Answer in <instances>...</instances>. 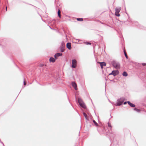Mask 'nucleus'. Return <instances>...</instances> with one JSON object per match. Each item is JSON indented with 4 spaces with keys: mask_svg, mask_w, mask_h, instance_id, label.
Wrapping results in <instances>:
<instances>
[{
    "mask_svg": "<svg viewBox=\"0 0 146 146\" xmlns=\"http://www.w3.org/2000/svg\"><path fill=\"white\" fill-rule=\"evenodd\" d=\"M125 98L124 97H121L118 99L117 100V102L115 105L117 106H119L121 105L125 100Z\"/></svg>",
    "mask_w": 146,
    "mask_h": 146,
    "instance_id": "obj_1",
    "label": "nucleus"
},
{
    "mask_svg": "<svg viewBox=\"0 0 146 146\" xmlns=\"http://www.w3.org/2000/svg\"><path fill=\"white\" fill-rule=\"evenodd\" d=\"M78 102L80 106L84 108H86V106L81 98H78Z\"/></svg>",
    "mask_w": 146,
    "mask_h": 146,
    "instance_id": "obj_2",
    "label": "nucleus"
},
{
    "mask_svg": "<svg viewBox=\"0 0 146 146\" xmlns=\"http://www.w3.org/2000/svg\"><path fill=\"white\" fill-rule=\"evenodd\" d=\"M78 102L80 106L84 108H86V106L81 98H78Z\"/></svg>",
    "mask_w": 146,
    "mask_h": 146,
    "instance_id": "obj_3",
    "label": "nucleus"
},
{
    "mask_svg": "<svg viewBox=\"0 0 146 146\" xmlns=\"http://www.w3.org/2000/svg\"><path fill=\"white\" fill-rule=\"evenodd\" d=\"M112 64L113 66L116 69H119L120 68V64L115 61L112 62Z\"/></svg>",
    "mask_w": 146,
    "mask_h": 146,
    "instance_id": "obj_4",
    "label": "nucleus"
},
{
    "mask_svg": "<svg viewBox=\"0 0 146 146\" xmlns=\"http://www.w3.org/2000/svg\"><path fill=\"white\" fill-rule=\"evenodd\" d=\"M77 61L75 59H73L72 61V67L73 68H75L77 65Z\"/></svg>",
    "mask_w": 146,
    "mask_h": 146,
    "instance_id": "obj_5",
    "label": "nucleus"
},
{
    "mask_svg": "<svg viewBox=\"0 0 146 146\" xmlns=\"http://www.w3.org/2000/svg\"><path fill=\"white\" fill-rule=\"evenodd\" d=\"M65 46V44L63 41L62 42L60 46V51L61 52H63L64 50V48Z\"/></svg>",
    "mask_w": 146,
    "mask_h": 146,
    "instance_id": "obj_6",
    "label": "nucleus"
},
{
    "mask_svg": "<svg viewBox=\"0 0 146 146\" xmlns=\"http://www.w3.org/2000/svg\"><path fill=\"white\" fill-rule=\"evenodd\" d=\"M72 86L74 88L75 90H77V85L76 84L75 82H72Z\"/></svg>",
    "mask_w": 146,
    "mask_h": 146,
    "instance_id": "obj_7",
    "label": "nucleus"
},
{
    "mask_svg": "<svg viewBox=\"0 0 146 146\" xmlns=\"http://www.w3.org/2000/svg\"><path fill=\"white\" fill-rule=\"evenodd\" d=\"M98 63L100 64V66H101V67L102 68H103V66H106V64L104 62H98Z\"/></svg>",
    "mask_w": 146,
    "mask_h": 146,
    "instance_id": "obj_8",
    "label": "nucleus"
},
{
    "mask_svg": "<svg viewBox=\"0 0 146 146\" xmlns=\"http://www.w3.org/2000/svg\"><path fill=\"white\" fill-rule=\"evenodd\" d=\"M62 53H57L54 56V57L55 59H57V58L60 56H62Z\"/></svg>",
    "mask_w": 146,
    "mask_h": 146,
    "instance_id": "obj_9",
    "label": "nucleus"
},
{
    "mask_svg": "<svg viewBox=\"0 0 146 146\" xmlns=\"http://www.w3.org/2000/svg\"><path fill=\"white\" fill-rule=\"evenodd\" d=\"M67 48L69 50H70L71 48V44L70 42H68L66 45Z\"/></svg>",
    "mask_w": 146,
    "mask_h": 146,
    "instance_id": "obj_10",
    "label": "nucleus"
},
{
    "mask_svg": "<svg viewBox=\"0 0 146 146\" xmlns=\"http://www.w3.org/2000/svg\"><path fill=\"white\" fill-rule=\"evenodd\" d=\"M113 71H114L113 72V76H115L119 74V72L118 70H113Z\"/></svg>",
    "mask_w": 146,
    "mask_h": 146,
    "instance_id": "obj_11",
    "label": "nucleus"
},
{
    "mask_svg": "<svg viewBox=\"0 0 146 146\" xmlns=\"http://www.w3.org/2000/svg\"><path fill=\"white\" fill-rule=\"evenodd\" d=\"M128 104L131 107H135V104H133V103H131L130 101H127Z\"/></svg>",
    "mask_w": 146,
    "mask_h": 146,
    "instance_id": "obj_12",
    "label": "nucleus"
},
{
    "mask_svg": "<svg viewBox=\"0 0 146 146\" xmlns=\"http://www.w3.org/2000/svg\"><path fill=\"white\" fill-rule=\"evenodd\" d=\"M56 59L55 58H54L53 57H50L49 59V61L50 62H52L54 63L55 62Z\"/></svg>",
    "mask_w": 146,
    "mask_h": 146,
    "instance_id": "obj_13",
    "label": "nucleus"
},
{
    "mask_svg": "<svg viewBox=\"0 0 146 146\" xmlns=\"http://www.w3.org/2000/svg\"><path fill=\"white\" fill-rule=\"evenodd\" d=\"M121 7H116L115 9V12H116V13H119L121 10Z\"/></svg>",
    "mask_w": 146,
    "mask_h": 146,
    "instance_id": "obj_14",
    "label": "nucleus"
},
{
    "mask_svg": "<svg viewBox=\"0 0 146 146\" xmlns=\"http://www.w3.org/2000/svg\"><path fill=\"white\" fill-rule=\"evenodd\" d=\"M83 114L84 116L86 121H88L89 120V119L88 118V116L87 114L85 112L83 113Z\"/></svg>",
    "mask_w": 146,
    "mask_h": 146,
    "instance_id": "obj_15",
    "label": "nucleus"
},
{
    "mask_svg": "<svg viewBox=\"0 0 146 146\" xmlns=\"http://www.w3.org/2000/svg\"><path fill=\"white\" fill-rule=\"evenodd\" d=\"M122 75H123V76H127L128 74H127V73L126 72L124 71L123 72Z\"/></svg>",
    "mask_w": 146,
    "mask_h": 146,
    "instance_id": "obj_16",
    "label": "nucleus"
},
{
    "mask_svg": "<svg viewBox=\"0 0 146 146\" xmlns=\"http://www.w3.org/2000/svg\"><path fill=\"white\" fill-rule=\"evenodd\" d=\"M124 55L127 59H128V56L127 55V54L125 50H123Z\"/></svg>",
    "mask_w": 146,
    "mask_h": 146,
    "instance_id": "obj_17",
    "label": "nucleus"
},
{
    "mask_svg": "<svg viewBox=\"0 0 146 146\" xmlns=\"http://www.w3.org/2000/svg\"><path fill=\"white\" fill-rule=\"evenodd\" d=\"M58 16L60 17H61L60 11V9H58Z\"/></svg>",
    "mask_w": 146,
    "mask_h": 146,
    "instance_id": "obj_18",
    "label": "nucleus"
},
{
    "mask_svg": "<svg viewBox=\"0 0 146 146\" xmlns=\"http://www.w3.org/2000/svg\"><path fill=\"white\" fill-rule=\"evenodd\" d=\"M93 122L94 123V125L96 126H98V124L97 123V122L94 120H93Z\"/></svg>",
    "mask_w": 146,
    "mask_h": 146,
    "instance_id": "obj_19",
    "label": "nucleus"
},
{
    "mask_svg": "<svg viewBox=\"0 0 146 146\" xmlns=\"http://www.w3.org/2000/svg\"><path fill=\"white\" fill-rule=\"evenodd\" d=\"M77 20L78 21H83V19L82 18H77Z\"/></svg>",
    "mask_w": 146,
    "mask_h": 146,
    "instance_id": "obj_20",
    "label": "nucleus"
},
{
    "mask_svg": "<svg viewBox=\"0 0 146 146\" xmlns=\"http://www.w3.org/2000/svg\"><path fill=\"white\" fill-rule=\"evenodd\" d=\"M108 126L110 128V129L111 130L112 128V126L109 122H108Z\"/></svg>",
    "mask_w": 146,
    "mask_h": 146,
    "instance_id": "obj_21",
    "label": "nucleus"
},
{
    "mask_svg": "<svg viewBox=\"0 0 146 146\" xmlns=\"http://www.w3.org/2000/svg\"><path fill=\"white\" fill-rule=\"evenodd\" d=\"M119 13H116V12H115V15L119 17L120 15Z\"/></svg>",
    "mask_w": 146,
    "mask_h": 146,
    "instance_id": "obj_22",
    "label": "nucleus"
},
{
    "mask_svg": "<svg viewBox=\"0 0 146 146\" xmlns=\"http://www.w3.org/2000/svg\"><path fill=\"white\" fill-rule=\"evenodd\" d=\"M85 43L86 44H87V45L91 44V43L90 42H85Z\"/></svg>",
    "mask_w": 146,
    "mask_h": 146,
    "instance_id": "obj_23",
    "label": "nucleus"
},
{
    "mask_svg": "<svg viewBox=\"0 0 146 146\" xmlns=\"http://www.w3.org/2000/svg\"><path fill=\"white\" fill-rule=\"evenodd\" d=\"M114 71H112V72L110 73V74H109V75H113V72H114Z\"/></svg>",
    "mask_w": 146,
    "mask_h": 146,
    "instance_id": "obj_24",
    "label": "nucleus"
},
{
    "mask_svg": "<svg viewBox=\"0 0 146 146\" xmlns=\"http://www.w3.org/2000/svg\"><path fill=\"white\" fill-rule=\"evenodd\" d=\"M26 83L25 82V80L24 79L23 81V84L24 85H26Z\"/></svg>",
    "mask_w": 146,
    "mask_h": 146,
    "instance_id": "obj_25",
    "label": "nucleus"
},
{
    "mask_svg": "<svg viewBox=\"0 0 146 146\" xmlns=\"http://www.w3.org/2000/svg\"><path fill=\"white\" fill-rule=\"evenodd\" d=\"M127 102H125L123 103V104L124 105H125L127 104Z\"/></svg>",
    "mask_w": 146,
    "mask_h": 146,
    "instance_id": "obj_26",
    "label": "nucleus"
},
{
    "mask_svg": "<svg viewBox=\"0 0 146 146\" xmlns=\"http://www.w3.org/2000/svg\"><path fill=\"white\" fill-rule=\"evenodd\" d=\"M134 110L137 111V108H135L134 109Z\"/></svg>",
    "mask_w": 146,
    "mask_h": 146,
    "instance_id": "obj_27",
    "label": "nucleus"
},
{
    "mask_svg": "<svg viewBox=\"0 0 146 146\" xmlns=\"http://www.w3.org/2000/svg\"><path fill=\"white\" fill-rule=\"evenodd\" d=\"M142 65L143 66H145L146 65V64L145 63H143L142 64Z\"/></svg>",
    "mask_w": 146,
    "mask_h": 146,
    "instance_id": "obj_28",
    "label": "nucleus"
},
{
    "mask_svg": "<svg viewBox=\"0 0 146 146\" xmlns=\"http://www.w3.org/2000/svg\"><path fill=\"white\" fill-rule=\"evenodd\" d=\"M6 11H7V7H6Z\"/></svg>",
    "mask_w": 146,
    "mask_h": 146,
    "instance_id": "obj_29",
    "label": "nucleus"
},
{
    "mask_svg": "<svg viewBox=\"0 0 146 146\" xmlns=\"http://www.w3.org/2000/svg\"><path fill=\"white\" fill-rule=\"evenodd\" d=\"M98 131H99V128H98Z\"/></svg>",
    "mask_w": 146,
    "mask_h": 146,
    "instance_id": "obj_30",
    "label": "nucleus"
},
{
    "mask_svg": "<svg viewBox=\"0 0 146 146\" xmlns=\"http://www.w3.org/2000/svg\"><path fill=\"white\" fill-rule=\"evenodd\" d=\"M100 23L102 24H104L103 23L101 22H100Z\"/></svg>",
    "mask_w": 146,
    "mask_h": 146,
    "instance_id": "obj_31",
    "label": "nucleus"
},
{
    "mask_svg": "<svg viewBox=\"0 0 146 146\" xmlns=\"http://www.w3.org/2000/svg\"><path fill=\"white\" fill-rule=\"evenodd\" d=\"M43 66V64H41V66Z\"/></svg>",
    "mask_w": 146,
    "mask_h": 146,
    "instance_id": "obj_32",
    "label": "nucleus"
},
{
    "mask_svg": "<svg viewBox=\"0 0 146 146\" xmlns=\"http://www.w3.org/2000/svg\"><path fill=\"white\" fill-rule=\"evenodd\" d=\"M77 40H78V41H79V39H77Z\"/></svg>",
    "mask_w": 146,
    "mask_h": 146,
    "instance_id": "obj_33",
    "label": "nucleus"
},
{
    "mask_svg": "<svg viewBox=\"0 0 146 146\" xmlns=\"http://www.w3.org/2000/svg\"><path fill=\"white\" fill-rule=\"evenodd\" d=\"M49 27L51 29H52L49 26Z\"/></svg>",
    "mask_w": 146,
    "mask_h": 146,
    "instance_id": "obj_34",
    "label": "nucleus"
},
{
    "mask_svg": "<svg viewBox=\"0 0 146 146\" xmlns=\"http://www.w3.org/2000/svg\"><path fill=\"white\" fill-rule=\"evenodd\" d=\"M137 110V111H139V110L138 109Z\"/></svg>",
    "mask_w": 146,
    "mask_h": 146,
    "instance_id": "obj_35",
    "label": "nucleus"
},
{
    "mask_svg": "<svg viewBox=\"0 0 146 146\" xmlns=\"http://www.w3.org/2000/svg\"><path fill=\"white\" fill-rule=\"evenodd\" d=\"M4 146V145H3Z\"/></svg>",
    "mask_w": 146,
    "mask_h": 146,
    "instance_id": "obj_36",
    "label": "nucleus"
}]
</instances>
